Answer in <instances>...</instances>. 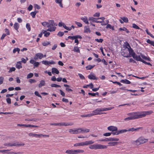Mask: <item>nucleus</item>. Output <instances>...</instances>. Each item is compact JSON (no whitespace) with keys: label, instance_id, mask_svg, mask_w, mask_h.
<instances>
[{"label":"nucleus","instance_id":"obj_1","mask_svg":"<svg viewBox=\"0 0 154 154\" xmlns=\"http://www.w3.org/2000/svg\"><path fill=\"white\" fill-rule=\"evenodd\" d=\"M128 49V51L129 52V55L131 56V57H132L134 60L137 61L139 58L140 57V55H137L135 53L134 51L131 48H127Z\"/></svg>","mask_w":154,"mask_h":154},{"label":"nucleus","instance_id":"obj_2","mask_svg":"<svg viewBox=\"0 0 154 154\" xmlns=\"http://www.w3.org/2000/svg\"><path fill=\"white\" fill-rule=\"evenodd\" d=\"M127 115L129 116L132 120L141 118L140 112L128 113Z\"/></svg>","mask_w":154,"mask_h":154},{"label":"nucleus","instance_id":"obj_3","mask_svg":"<svg viewBox=\"0 0 154 154\" xmlns=\"http://www.w3.org/2000/svg\"><path fill=\"white\" fill-rule=\"evenodd\" d=\"M147 141V139L139 138L135 141V143L137 145H138L141 144Z\"/></svg>","mask_w":154,"mask_h":154},{"label":"nucleus","instance_id":"obj_4","mask_svg":"<svg viewBox=\"0 0 154 154\" xmlns=\"http://www.w3.org/2000/svg\"><path fill=\"white\" fill-rule=\"evenodd\" d=\"M25 144L24 143H5L4 144V145L5 146H23Z\"/></svg>","mask_w":154,"mask_h":154},{"label":"nucleus","instance_id":"obj_5","mask_svg":"<svg viewBox=\"0 0 154 154\" xmlns=\"http://www.w3.org/2000/svg\"><path fill=\"white\" fill-rule=\"evenodd\" d=\"M153 112L152 111H143L140 112L141 118L144 117L146 115H149L152 114Z\"/></svg>","mask_w":154,"mask_h":154},{"label":"nucleus","instance_id":"obj_6","mask_svg":"<svg viewBox=\"0 0 154 154\" xmlns=\"http://www.w3.org/2000/svg\"><path fill=\"white\" fill-rule=\"evenodd\" d=\"M95 149H105L107 148V146L100 144H95Z\"/></svg>","mask_w":154,"mask_h":154},{"label":"nucleus","instance_id":"obj_7","mask_svg":"<svg viewBox=\"0 0 154 154\" xmlns=\"http://www.w3.org/2000/svg\"><path fill=\"white\" fill-rule=\"evenodd\" d=\"M69 131L70 133L74 134H77L80 133V128L75 130L72 129H69Z\"/></svg>","mask_w":154,"mask_h":154},{"label":"nucleus","instance_id":"obj_8","mask_svg":"<svg viewBox=\"0 0 154 154\" xmlns=\"http://www.w3.org/2000/svg\"><path fill=\"white\" fill-rule=\"evenodd\" d=\"M107 129L109 131L114 132L115 131H117L118 128L116 127L110 126L107 127Z\"/></svg>","mask_w":154,"mask_h":154},{"label":"nucleus","instance_id":"obj_9","mask_svg":"<svg viewBox=\"0 0 154 154\" xmlns=\"http://www.w3.org/2000/svg\"><path fill=\"white\" fill-rule=\"evenodd\" d=\"M88 78L91 80H97L98 78L96 77L93 73H91L90 75L88 76Z\"/></svg>","mask_w":154,"mask_h":154},{"label":"nucleus","instance_id":"obj_10","mask_svg":"<svg viewBox=\"0 0 154 154\" xmlns=\"http://www.w3.org/2000/svg\"><path fill=\"white\" fill-rule=\"evenodd\" d=\"M42 64H45V65H48L49 64H54L56 63L53 61H43L42 62Z\"/></svg>","mask_w":154,"mask_h":154},{"label":"nucleus","instance_id":"obj_11","mask_svg":"<svg viewBox=\"0 0 154 154\" xmlns=\"http://www.w3.org/2000/svg\"><path fill=\"white\" fill-rule=\"evenodd\" d=\"M121 54L125 57H131V56L129 55V54L128 53V51L126 50H124L121 52Z\"/></svg>","mask_w":154,"mask_h":154},{"label":"nucleus","instance_id":"obj_12","mask_svg":"<svg viewBox=\"0 0 154 154\" xmlns=\"http://www.w3.org/2000/svg\"><path fill=\"white\" fill-rule=\"evenodd\" d=\"M100 109H97L93 111L92 112V113L94 114V116L96 115L101 114L103 113H100Z\"/></svg>","mask_w":154,"mask_h":154},{"label":"nucleus","instance_id":"obj_13","mask_svg":"<svg viewBox=\"0 0 154 154\" xmlns=\"http://www.w3.org/2000/svg\"><path fill=\"white\" fill-rule=\"evenodd\" d=\"M51 72L53 74L54 73H56L57 74H58L59 73V72L57 68L53 67L51 69Z\"/></svg>","mask_w":154,"mask_h":154},{"label":"nucleus","instance_id":"obj_14","mask_svg":"<svg viewBox=\"0 0 154 154\" xmlns=\"http://www.w3.org/2000/svg\"><path fill=\"white\" fill-rule=\"evenodd\" d=\"M80 132L81 133H87L89 132L90 130L88 129L83 128H80Z\"/></svg>","mask_w":154,"mask_h":154},{"label":"nucleus","instance_id":"obj_15","mask_svg":"<svg viewBox=\"0 0 154 154\" xmlns=\"http://www.w3.org/2000/svg\"><path fill=\"white\" fill-rule=\"evenodd\" d=\"M137 61L142 62L143 63L149 65L150 66H152V65L150 63L147 62L146 61H144V60H143L140 57L139 58V59Z\"/></svg>","mask_w":154,"mask_h":154},{"label":"nucleus","instance_id":"obj_16","mask_svg":"<svg viewBox=\"0 0 154 154\" xmlns=\"http://www.w3.org/2000/svg\"><path fill=\"white\" fill-rule=\"evenodd\" d=\"M9 151V150H8V149H7V150H6V149H4V150H0V152H2V153H8V154H10V153H14V154H17V153H16V152H6L7 151Z\"/></svg>","mask_w":154,"mask_h":154},{"label":"nucleus","instance_id":"obj_17","mask_svg":"<svg viewBox=\"0 0 154 154\" xmlns=\"http://www.w3.org/2000/svg\"><path fill=\"white\" fill-rule=\"evenodd\" d=\"M84 32L85 33L90 32L91 30L88 26H85L84 27Z\"/></svg>","mask_w":154,"mask_h":154},{"label":"nucleus","instance_id":"obj_18","mask_svg":"<svg viewBox=\"0 0 154 154\" xmlns=\"http://www.w3.org/2000/svg\"><path fill=\"white\" fill-rule=\"evenodd\" d=\"M129 128V129L128 130H127V131H131L133 132L134 131H137L139 130L140 128Z\"/></svg>","mask_w":154,"mask_h":154},{"label":"nucleus","instance_id":"obj_19","mask_svg":"<svg viewBox=\"0 0 154 154\" xmlns=\"http://www.w3.org/2000/svg\"><path fill=\"white\" fill-rule=\"evenodd\" d=\"M84 152V150H74V154H78L79 153H83Z\"/></svg>","mask_w":154,"mask_h":154},{"label":"nucleus","instance_id":"obj_20","mask_svg":"<svg viewBox=\"0 0 154 154\" xmlns=\"http://www.w3.org/2000/svg\"><path fill=\"white\" fill-rule=\"evenodd\" d=\"M55 2L59 4L60 6L62 8H63V4H62V0H55Z\"/></svg>","mask_w":154,"mask_h":154},{"label":"nucleus","instance_id":"obj_21","mask_svg":"<svg viewBox=\"0 0 154 154\" xmlns=\"http://www.w3.org/2000/svg\"><path fill=\"white\" fill-rule=\"evenodd\" d=\"M121 82L126 84H129L131 83V82L128 80L125 79H122L120 81Z\"/></svg>","mask_w":154,"mask_h":154},{"label":"nucleus","instance_id":"obj_22","mask_svg":"<svg viewBox=\"0 0 154 154\" xmlns=\"http://www.w3.org/2000/svg\"><path fill=\"white\" fill-rule=\"evenodd\" d=\"M81 19L82 20H83L84 22L87 24H89L87 18V17H81Z\"/></svg>","mask_w":154,"mask_h":154},{"label":"nucleus","instance_id":"obj_23","mask_svg":"<svg viewBox=\"0 0 154 154\" xmlns=\"http://www.w3.org/2000/svg\"><path fill=\"white\" fill-rule=\"evenodd\" d=\"M16 67L18 69H20L22 68L21 66V61H20L17 62V64L16 65Z\"/></svg>","mask_w":154,"mask_h":154},{"label":"nucleus","instance_id":"obj_24","mask_svg":"<svg viewBox=\"0 0 154 154\" xmlns=\"http://www.w3.org/2000/svg\"><path fill=\"white\" fill-rule=\"evenodd\" d=\"M14 27L16 30L18 32V29L19 27V24L17 23H15L14 25Z\"/></svg>","mask_w":154,"mask_h":154},{"label":"nucleus","instance_id":"obj_25","mask_svg":"<svg viewBox=\"0 0 154 154\" xmlns=\"http://www.w3.org/2000/svg\"><path fill=\"white\" fill-rule=\"evenodd\" d=\"M65 153L68 154H74V150L69 149L66 151Z\"/></svg>","mask_w":154,"mask_h":154},{"label":"nucleus","instance_id":"obj_26","mask_svg":"<svg viewBox=\"0 0 154 154\" xmlns=\"http://www.w3.org/2000/svg\"><path fill=\"white\" fill-rule=\"evenodd\" d=\"M109 141H118L119 140V138H115L112 137L108 138Z\"/></svg>","mask_w":154,"mask_h":154},{"label":"nucleus","instance_id":"obj_27","mask_svg":"<svg viewBox=\"0 0 154 154\" xmlns=\"http://www.w3.org/2000/svg\"><path fill=\"white\" fill-rule=\"evenodd\" d=\"M42 32L44 34V36L46 37H48L50 34L49 32H47L46 31L44 30H43Z\"/></svg>","mask_w":154,"mask_h":154},{"label":"nucleus","instance_id":"obj_28","mask_svg":"<svg viewBox=\"0 0 154 154\" xmlns=\"http://www.w3.org/2000/svg\"><path fill=\"white\" fill-rule=\"evenodd\" d=\"M97 18H94L92 17H89L88 18V20L92 22H96Z\"/></svg>","mask_w":154,"mask_h":154},{"label":"nucleus","instance_id":"obj_29","mask_svg":"<svg viewBox=\"0 0 154 154\" xmlns=\"http://www.w3.org/2000/svg\"><path fill=\"white\" fill-rule=\"evenodd\" d=\"M49 22L52 26H57V24L54 23V21L53 20H49Z\"/></svg>","mask_w":154,"mask_h":154},{"label":"nucleus","instance_id":"obj_30","mask_svg":"<svg viewBox=\"0 0 154 154\" xmlns=\"http://www.w3.org/2000/svg\"><path fill=\"white\" fill-rule=\"evenodd\" d=\"M56 29V27L53 26L52 27H50V28H48V29H47V31L51 32L55 31Z\"/></svg>","mask_w":154,"mask_h":154},{"label":"nucleus","instance_id":"obj_31","mask_svg":"<svg viewBox=\"0 0 154 154\" xmlns=\"http://www.w3.org/2000/svg\"><path fill=\"white\" fill-rule=\"evenodd\" d=\"M45 81L44 80H42L40 82V84H39L38 86L39 88H41L42 86H44L45 85Z\"/></svg>","mask_w":154,"mask_h":154},{"label":"nucleus","instance_id":"obj_32","mask_svg":"<svg viewBox=\"0 0 154 154\" xmlns=\"http://www.w3.org/2000/svg\"><path fill=\"white\" fill-rule=\"evenodd\" d=\"M36 56L38 57V58L41 59L43 57V55L41 53H38L36 54Z\"/></svg>","mask_w":154,"mask_h":154},{"label":"nucleus","instance_id":"obj_33","mask_svg":"<svg viewBox=\"0 0 154 154\" xmlns=\"http://www.w3.org/2000/svg\"><path fill=\"white\" fill-rule=\"evenodd\" d=\"M118 134H122L125 132H126L127 131V130L126 129H122L118 130Z\"/></svg>","mask_w":154,"mask_h":154},{"label":"nucleus","instance_id":"obj_34","mask_svg":"<svg viewBox=\"0 0 154 154\" xmlns=\"http://www.w3.org/2000/svg\"><path fill=\"white\" fill-rule=\"evenodd\" d=\"M95 65H89L86 67V68L87 70H90L95 66Z\"/></svg>","mask_w":154,"mask_h":154},{"label":"nucleus","instance_id":"obj_35","mask_svg":"<svg viewBox=\"0 0 154 154\" xmlns=\"http://www.w3.org/2000/svg\"><path fill=\"white\" fill-rule=\"evenodd\" d=\"M141 57L144 60L148 61H150V58L149 57H147L143 54H141Z\"/></svg>","mask_w":154,"mask_h":154},{"label":"nucleus","instance_id":"obj_36","mask_svg":"<svg viewBox=\"0 0 154 154\" xmlns=\"http://www.w3.org/2000/svg\"><path fill=\"white\" fill-rule=\"evenodd\" d=\"M94 143V141L92 140H89L88 141H86L85 142V145H87L93 144Z\"/></svg>","mask_w":154,"mask_h":154},{"label":"nucleus","instance_id":"obj_37","mask_svg":"<svg viewBox=\"0 0 154 154\" xmlns=\"http://www.w3.org/2000/svg\"><path fill=\"white\" fill-rule=\"evenodd\" d=\"M59 124H60L59 126H67L69 125H72L73 124H70L69 123H59Z\"/></svg>","mask_w":154,"mask_h":154},{"label":"nucleus","instance_id":"obj_38","mask_svg":"<svg viewBox=\"0 0 154 154\" xmlns=\"http://www.w3.org/2000/svg\"><path fill=\"white\" fill-rule=\"evenodd\" d=\"M118 142H109L108 144L109 145V146H115L117 144Z\"/></svg>","mask_w":154,"mask_h":154},{"label":"nucleus","instance_id":"obj_39","mask_svg":"<svg viewBox=\"0 0 154 154\" xmlns=\"http://www.w3.org/2000/svg\"><path fill=\"white\" fill-rule=\"evenodd\" d=\"M121 19H122L125 23H127L128 21V20L127 17H121Z\"/></svg>","mask_w":154,"mask_h":154},{"label":"nucleus","instance_id":"obj_40","mask_svg":"<svg viewBox=\"0 0 154 154\" xmlns=\"http://www.w3.org/2000/svg\"><path fill=\"white\" fill-rule=\"evenodd\" d=\"M74 51L75 52L78 53H80V52L79 48L77 46H75L74 47Z\"/></svg>","mask_w":154,"mask_h":154},{"label":"nucleus","instance_id":"obj_41","mask_svg":"<svg viewBox=\"0 0 154 154\" xmlns=\"http://www.w3.org/2000/svg\"><path fill=\"white\" fill-rule=\"evenodd\" d=\"M50 42H47V41L46 42H43L42 43V45L43 46H47L48 45H50Z\"/></svg>","mask_w":154,"mask_h":154},{"label":"nucleus","instance_id":"obj_42","mask_svg":"<svg viewBox=\"0 0 154 154\" xmlns=\"http://www.w3.org/2000/svg\"><path fill=\"white\" fill-rule=\"evenodd\" d=\"M26 27L28 31H30L31 30V26L29 23H27L26 25Z\"/></svg>","mask_w":154,"mask_h":154},{"label":"nucleus","instance_id":"obj_43","mask_svg":"<svg viewBox=\"0 0 154 154\" xmlns=\"http://www.w3.org/2000/svg\"><path fill=\"white\" fill-rule=\"evenodd\" d=\"M146 42L152 45H154V42L150 40L149 39H148L146 40Z\"/></svg>","mask_w":154,"mask_h":154},{"label":"nucleus","instance_id":"obj_44","mask_svg":"<svg viewBox=\"0 0 154 154\" xmlns=\"http://www.w3.org/2000/svg\"><path fill=\"white\" fill-rule=\"evenodd\" d=\"M106 28H109L112 30H114V27L113 26H111V25L110 24H108L106 26Z\"/></svg>","mask_w":154,"mask_h":154},{"label":"nucleus","instance_id":"obj_45","mask_svg":"<svg viewBox=\"0 0 154 154\" xmlns=\"http://www.w3.org/2000/svg\"><path fill=\"white\" fill-rule=\"evenodd\" d=\"M51 86L52 87H60L61 86L55 84H52L51 85Z\"/></svg>","mask_w":154,"mask_h":154},{"label":"nucleus","instance_id":"obj_46","mask_svg":"<svg viewBox=\"0 0 154 154\" xmlns=\"http://www.w3.org/2000/svg\"><path fill=\"white\" fill-rule=\"evenodd\" d=\"M33 76V74L32 73H30L27 76V79H28L32 77Z\"/></svg>","mask_w":154,"mask_h":154},{"label":"nucleus","instance_id":"obj_47","mask_svg":"<svg viewBox=\"0 0 154 154\" xmlns=\"http://www.w3.org/2000/svg\"><path fill=\"white\" fill-rule=\"evenodd\" d=\"M133 76V77H135V78H137V79H145V78H147V77H148V76H145V77H139L138 76H134V75H132Z\"/></svg>","mask_w":154,"mask_h":154},{"label":"nucleus","instance_id":"obj_48","mask_svg":"<svg viewBox=\"0 0 154 154\" xmlns=\"http://www.w3.org/2000/svg\"><path fill=\"white\" fill-rule=\"evenodd\" d=\"M100 141H109L108 138H106L105 139H100L99 140Z\"/></svg>","mask_w":154,"mask_h":154},{"label":"nucleus","instance_id":"obj_49","mask_svg":"<svg viewBox=\"0 0 154 154\" xmlns=\"http://www.w3.org/2000/svg\"><path fill=\"white\" fill-rule=\"evenodd\" d=\"M95 40L98 42L102 43L103 40L102 38H100V39L96 38L95 39Z\"/></svg>","mask_w":154,"mask_h":154},{"label":"nucleus","instance_id":"obj_50","mask_svg":"<svg viewBox=\"0 0 154 154\" xmlns=\"http://www.w3.org/2000/svg\"><path fill=\"white\" fill-rule=\"evenodd\" d=\"M132 25V27L134 28L137 29H140V28L139 27L134 23Z\"/></svg>","mask_w":154,"mask_h":154},{"label":"nucleus","instance_id":"obj_51","mask_svg":"<svg viewBox=\"0 0 154 154\" xmlns=\"http://www.w3.org/2000/svg\"><path fill=\"white\" fill-rule=\"evenodd\" d=\"M64 34V32L60 31L58 32V33L57 34V35L61 37Z\"/></svg>","mask_w":154,"mask_h":154},{"label":"nucleus","instance_id":"obj_52","mask_svg":"<svg viewBox=\"0 0 154 154\" xmlns=\"http://www.w3.org/2000/svg\"><path fill=\"white\" fill-rule=\"evenodd\" d=\"M42 134H35L34 137L36 138H41L42 137Z\"/></svg>","mask_w":154,"mask_h":154},{"label":"nucleus","instance_id":"obj_53","mask_svg":"<svg viewBox=\"0 0 154 154\" xmlns=\"http://www.w3.org/2000/svg\"><path fill=\"white\" fill-rule=\"evenodd\" d=\"M16 69L14 67H12L11 68H10L9 70L8 71V72L9 73H11L12 72V71H15Z\"/></svg>","mask_w":154,"mask_h":154},{"label":"nucleus","instance_id":"obj_54","mask_svg":"<svg viewBox=\"0 0 154 154\" xmlns=\"http://www.w3.org/2000/svg\"><path fill=\"white\" fill-rule=\"evenodd\" d=\"M39 65V63L38 62H35L34 63L33 65L34 66V68L35 67H37Z\"/></svg>","mask_w":154,"mask_h":154},{"label":"nucleus","instance_id":"obj_55","mask_svg":"<svg viewBox=\"0 0 154 154\" xmlns=\"http://www.w3.org/2000/svg\"><path fill=\"white\" fill-rule=\"evenodd\" d=\"M7 102L9 104L11 103V99L9 97H8L6 99Z\"/></svg>","mask_w":154,"mask_h":154},{"label":"nucleus","instance_id":"obj_56","mask_svg":"<svg viewBox=\"0 0 154 154\" xmlns=\"http://www.w3.org/2000/svg\"><path fill=\"white\" fill-rule=\"evenodd\" d=\"M75 23L79 27H81L82 26V24L80 22H77L75 21Z\"/></svg>","mask_w":154,"mask_h":154},{"label":"nucleus","instance_id":"obj_57","mask_svg":"<svg viewBox=\"0 0 154 154\" xmlns=\"http://www.w3.org/2000/svg\"><path fill=\"white\" fill-rule=\"evenodd\" d=\"M35 95L39 97L42 98L41 96L39 94L38 92L37 91H35L34 93Z\"/></svg>","mask_w":154,"mask_h":154},{"label":"nucleus","instance_id":"obj_58","mask_svg":"<svg viewBox=\"0 0 154 154\" xmlns=\"http://www.w3.org/2000/svg\"><path fill=\"white\" fill-rule=\"evenodd\" d=\"M89 148L91 149H95V144L90 145Z\"/></svg>","mask_w":154,"mask_h":154},{"label":"nucleus","instance_id":"obj_59","mask_svg":"<svg viewBox=\"0 0 154 154\" xmlns=\"http://www.w3.org/2000/svg\"><path fill=\"white\" fill-rule=\"evenodd\" d=\"M5 32L6 33V35H10V32L9 29H8L7 28H5Z\"/></svg>","mask_w":154,"mask_h":154},{"label":"nucleus","instance_id":"obj_60","mask_svg":"<svg viewBox=\"0 0 154 154\" xmlns=\"http://www.w3.org/2000/svg\"><path fill=\"white\" fill-rule=\"evenodd\" d=\"M111 135V133H106L103 134V136L106 137L110 136Z\"/></svg>","mask_w":154,"mask_h":154},{"label":"nucleus","instance_id":"obj_61","mask_svg":"<svg viewBox=\"0 0 154 154\" xmlns=\"http://www.w3.org/2000/svg\"><path fill=\"white\" fill-rule=\"evenodd\" d=\"M29 82L31 84L35 82H36V81L34 79H29Z\"/></svg>","mask_w":154,"mask_h":154},{"label":"nucleus","instance_id":"obj_62","mask_svg":"<svg viewBox=\"0 0 154 154\" xmlns=\"http://www.w3.org/2000/svg\"><path fill=\"white\" fill-rule=\"evenodd\" d=\"M78 75L79 76L80 78L82 79H85V78L84 76L82 75V74L80 73L78 74Z\"/></svg>","mask_w":154,"mask_h":154},{"label":"nucleus","instance_id":"obj_63","mask_svg":"<svg viewBox=\"0 0 154 154\" xmlns=\"http://www.w3.org/2000/svg\"><path fill=\"white\" fill-rule=\"evenodd\" d=\"M122 30L125 31L127 33H129L130 32L129 30L125 27H123L122 28Z\"/></svg>","mask_w":154,"mask_h":154},{"label":"nucleus","instance_id":"obj_64","mask_svg":"<svg viewBox=\"0 0 154 154\" xmlns=\"http://www.w3.org/2000/svg\"><path fill=\"white\" fill-rule=\"evenodd\" d=\"M32 17L33 18L35 17L36 14L34 12H32L30 13Z\"/></svg>","mask_w":154,"mask_h":154}]
</instances>
